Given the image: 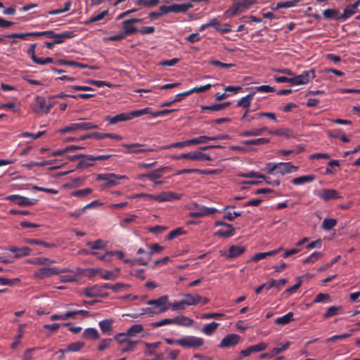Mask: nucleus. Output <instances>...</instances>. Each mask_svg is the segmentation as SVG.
<instances>
[{
  "label": "nucleus",
  "mask_w": 360,
  "mask_h": 360,
  "mask_svg": "<svg viewBox=\"0 0 360 360\" xmlns=\"http://www.w3.org/2000/svg\"><path fill=\"white\" fill-rule=\"evenodd\" d=\"M323 15L326 19L342 20V18H340L339 11L335 9H326L323 12Z\"/></svg>",
  "instance_id": "nucleus-32"
},
{
  "label": "nucleus",
  "mask_w": 360,
  "mask_h": 360,
  "mask_svg": "<svg viewBox=\"0 0 360 360\" xmlns=\"http://www.w3.org/2000/svg\"><path fill=\"white\" fill-rule=\"evenodd\" d=\"M20 282V279L18 278L9 279L6 278L0 277V283L4 285L12 286Z\"/></svg>",
  "instance_id": "nucleus-64"
},
{
  "label": "nucleus",
  "mask_w": 360,
  "mask_h": 360,
  "mask_svg": "<svg viewBox=\"0 0 360 360\" xmlns=\"http://www.w3.org/2000/svg\"><path fill=\"white\" fill-rule=\"evenodd\" d=\"M240 337L237 334H229L221 341L219 347L221 348H229L236 345L240 341Z\"/></svg>",
  "instance_id": "nucleus-8"
},
{
  "label": "nucleus",
  "mask_w": 360,
  "mask_h": 360,
  "mask_svg": "<svg viewBox=\"0 0 360 360\" xmlns=\"http://www.w3.org/2000/svg\"><path fill=\"white\" fill-rule=\"evenodd\" d=\"M315 179L316 176L314 174H309L294 178L291 182L294 185H302L306 183H311Z\"/></svg>",
  "instance_id": "nucleus-18"
},
{
  "label": "nucleus",
  "mask_w": 360,
  "mask_h": 360,
  "mask_svg": "<svg viewBox=\"0 0 360 360\" xmlns=\"http://www.w3.org/2000/svg\"><path fill=\"white\" fill-rule=\"evenodd\" d=\"M8 250L11 252L15 253L16 257H20L29 255L31 249L28 247L17 248L13 246L9 248Z\"/></svg>",
  "instance_id": "nucleus-21"
},
{
  "label": "nucleus",
  "mask_w": 360,
  "mask_h": 360,
  "mask_svg": "<svg viewBox=\"0 0 360 360\" xmlns=\"http://www.w3.org/2000/svg\"><path fill=\"white\" fill-rule=\"evenodd\" d=\"M165 169V167L159 168V169H155L149 173L143 174V175H141V176L146 177L150 181H155V180H158L162 176V174L164 173Z\"/></svg>",
  "instance_id": "nucleus-22"
},
{
  "label": "nucleus",
  "mask_w": 360,
  "mask_h": 360,
  "mask_svg": "<svg viewBox=\"0 0 360 360\" xmlns=\"http://www.w3.org/2000/svg\"><path fill=\"white\" fill-rule=\"evenodd\" d=\"M79 130L87 131L98 129V125L91 122H79Z\"/></svg>",
  "instance_id": "nucleus-56"
},
{
  "label": "nucleus",
  "mask_w": 360,
  "mask_h": 360,
  "mask_svg": "<svg viewBox=\"0 0 360 360\" xmlns=\"http://www.w3.org/2000/svg\"><path fill=\"white\" fill-rule=\"evenodd\" d=\"M150 112V108L147 107L143 109L132 110L128 113L129 120L137 117L142 116L146 114H149Z\"/></svg>",
  "instance_id": "nucleus-31"
},
{
  "label": "nucleus",
  "mask_w": 360,
  "mask_h": 360,
  "mask_svg": "<svg viewBox=\"0 0 360 360\" xmlns=\"http://www.w3.org/2000/svg\"><path fill=\"white\" fill-rule=\"evenodd\" d=\"M219 323L216 322H212L210 323L206 324L202 329L203 333L207 335H211L217 328Z\"/></svg>",
  "instance_id": "nucleus-36"
},
{
  "label": "nucleus",
  "mask_w": 360,
  "mask_h": 360,
  "mask_svg": "<svg viewBox=\"0 0 360 360\" xmlns=\"http://www.w3.org/2000/svg\"><path fill=\"white\" fill-rule=\"evenodd\" d=\"M108 11L107 10L103 11L102 12H101L98 15H96L91 17L87 21L86 24H89V23H92V22H95L101 20H103L105 18V16H106L108 15Z\"/></svg>",
  "instance_id": "nucleus-62"
},
{
  "label": "nucleus",
  "mask_w": 360,
  "mask_h": 360,
  "mask_svg": "<svg viewBox=\"0 0 360 360\" xmlns=\"http://www.w3.org/2000/svg\"><path fill=\"white\" fill-rule=\"evenodd\" d=\"M234 227L231 224H229L228 225L224 226V229L218 230L216 232V235L223 238H229L233 236L234 235Z\"/></svg>",
  "instance_id": "nucleus-19"
},
{
  "label": "nucleus",
  "mask_w": 360,
  "mask_h": 360,
  "mask_svg": "<svg viewBox=\"0 0 360 360\" xmlns=\"http://www.w3.org/2000/svg\"><path fill=\"white\" fill-rule=\"evenodd\" d=\"M160 342H154V343L145 342V346L147 349L146 352L149 355L153 354L155 353V349L160 346Z\"/></svg>",
  "instance_id": "nucleus-63"
},
{
  "label": "nucleus",
  "mask_w": 360,
  "mask_h": 360,
  "mask_svg": "<svg viewBox=\"0 0 360 360\" xmlns=\"http://www.w3.org/2000/svg\"><path fill=\"white\" fill-rule=\"evenodd\" d=\"M143 330V327L140 324H135L131 326L127 331V335L129 337L136 335L138 333H141Z\"/></svg>",
  "instance_id": "nucleus-47"
},
{
  "label": "nucleus",
  "mask_w": 360,
  "mask_h": 360,
  "mask_svg": "<svg viewBox=\"0 0 360 360\" xmlns=\"http://www.w3.org/2000/svg\"><path fill=\"white\" fill-rule=\"evenodd\" d=\"M49 39H52L54 44H60L65 42V39H72L76 36L73 31H65L61 33H56L53 30H51Z\"/></svg>",
  "instance_id": "nucleus-5"
},
{
  "label": "nucleus",
  "mask_w": 360,
  "mask_h": 360,
  "mask_svg": "<svg viewBox=\"0 0 360 360\" xmlns=\"http://www.w3.org/2000/svg\"><path fill=\"white\" fill-rule=\"evenodd\" d=\"M160 3V0H136L135 4L143 7H154Z\"/></svg>",
  "instance_id": "nucleus-38"
},
{
  "label": "nucleus",
  "mask_w": 360,
  "mask_h": 360,
  "mask_svg": "<svg viewBox=\"0 0 360 360\" xmlns=\"http://www.w3.org/2000/svg\"><path fill=\"white\" fill-rule=\"evenodd\" d=\"M298 85L307 84L309 81L316 77L314 70L304 71L299 75H295Z\"/></svg>",
  "instance_id": "nucleus-11"
},
{
  "label": "nucleus",
  "mask_w": 360,
  "mask_h": 360,
  "mask_svg": "<svg viewBox=\"0 0 360 360\" xmlns=\"http://www.w3.org/2000/svg\"><path fill=\"white\" fill-rule=\"evenodd\" d=\"M111 176L109 177L108 182L105 184L107 187H112L117 184L118 180L127 179L125 176L117 175L113 173H110Z\"/></svg>",
  "instance_id": "nucleus-34"
},
{
  "label": "nucleus",
  "mask_w": 360,
  "mask_h": 360,
  "mask_svg": "<svg viewBox=\"0 0 360 360\" xmlns=\"http://www.w3.org/2000/svg\"><path fill=\"white\" fill-rule=\"evenodd\" d=\"M238 135L241 137L258 136H261V131L259 129H252L240 132Z\"/></svg>",
  "instance_id": "nucleus-49"
},
{
  "label": "nucleus",
  "mask_w": 360,
  "mask_h": 360,
  "mask_svg": "<svg viewBox=\"0 0 360 360\" xmlns=\"http://www.w3.org/2000/svg\"><path fill=\"white\" fill-rule=\"evenodd\" d=\"M193 4L191 3L176 4H172V13H185L188 9L193 8Z\"/></svg>",
  "instance_id": "nucleus-26"
},
{
  "label": "nucleus",
  "mask_w": 360,
  "mask_h": 360,
  "mask_svg": "<svg viewBox=\"0 0 360 360\" xmlns=\"http://www.w3.org/2000/svg\"><path fill=\"white\" fill-rule=\"evenodd\" d=\"M255 94V91H252V93L246 95L245 96L241 98L238 102H237V106L238 107H242L244 108H248L250 106L251 102L253 100V97Z\"/></svg>",
  "instance_id": "nucleus-24"
},
{
  "label": "nucleus",
  "mask_w": 360,
  "mask_h": 360,
  "mask_svg": "<svg viewBox=\"0 0 360 360\" xmlns=\"http://www.w3.org/2000/svg\"><path fill=\"white\" fill-rule=\"evenodd\" d=\"M71 271L69 269H58L57 267H42L34 272V276L39 279L58 275L61 273Z\"/></svg>",
  "instance_id": "nucleus-3"
},
{
  "label": "nucleus",
  "mask_w": 360,
  "mask_h": 360,
  "mask_svg": "<svg viewBox=\"0 0 360 360\" xmlns=\"http://www.w3.org/2000/svg\"><path fill=\"white\" fill-rule=\"evenodd\" d=\"M128 287H129L128 284H124V283H116L115 285H111V284H109V283H103V284H102L101 285V288H102L111 289L114 292H118L122 288H128Z\"/></svg>",
  "instance_id": "nucleus-35"
},
{
  "label": "nucleus",
  "mask_w": 360,
  "mask_h": 360,
  "mask_svg": "<svg viewBox=\"0 0 360 360\" xmlns=\"http://www.w3.org/2000/svg\"><path fill=\"white\" fill-rule=\"evenodd\" d=\"M176 110H174V109H172V110L165 109V110H158V111H151L150 110V112L149 114L151 115L152 117H160V116L167 115L170 114L172 112H174Z\"/></svg>",
  "instance_id": "nucleus-61"
},
{
  "label": "nucleus",
  "mask_w": 360,
  "mask_h": 360,
  "mask_svg": "<svg viewBox=\"0 0 360 360\" xmlns=\"http://www.w3.org/2000/svg\"><path fill=\"white\" fill-rule=\"evenodd\" d=\"M204 340L202 338L194 335H188L176 340V344L184 348L197 349L204 345Z\"/></svg>",
  "instance_id": "nucleus-1"
},
{
  "label": "nucleus",
  "mask_w": 360,
  "mask_h": 360,
  "mask_svg": "<svg viewBox=\"0 0 360 360\" xmlns=\"http://www.w3.org/2000/svg\"><path fill=\"white\" fill-rule=\"evenodd\" d=\"M245 250V248L243 246L231 245L229 250V255H227L228 259H232L242 255Z\"/></svg>",
  "instance_id": "nucleus-23"
},
{
  "label": "nucleus",
  "mask_w": 360,
  "mask_h": 360,
  "mask_svg": "<svg viewBox=\"0 0 360 360\" xmlns=\"http://www.w3.org/2000/svg\"><path fill=\"white\" fill-rule=\"evenodd\" d=\"M72 314L69 311H67L66 313L65 314H52L51 316H50V319L51 321H56V320H68L69 319H72Z\"/></svg>",
  "instance_id": "nucleus-59"
},
{
  "label": "nucleus",
  "mask_w": 360,
  "mask_h": 360,
  "mask_svg": "<svg viewBox=\"0 0 360 360\" xmlns=\"http://www.w3.org/2000/svg\"><path fill=\"white\" fill-rule=\"evenodd\" d=\"M113 320L112 319H104L98 323L99 328L103 333L110 334L112 330Z\"/></svg>",
  "instance_id": "nucleus-20"
},
{
  "label": "nucleus",
  "mask_w": 360,
  "mask_h": 360,
  "mask_svg": "<svg viewBox=\"0 0 360 360\" xmlns=\"http://www.w3.org/2000/svg\"><path fill=\"white\" fill-rule=\"evenodd\" d=\"M330 135L333 138L340 139L345 143H348L350 141V139L347 137L346 135L342 134V131L341 129H335L330 132Z\"/></svg>",
  "instance_id": "nucleus-37"
},
{
  "label": "nucleus",
  "mask_w": 360,
  "mask_h": 360,
  "mask_svg": "<svg viewBox=\"0 0 360 360\" xmlns=\"http://www.w3.org/2000/svg\"><path fill=\"white\" fill-rule=\"evenodd\" d=\"M269 134L271 135L285 136L289 138L291 136V131L285 129H278L275 130H269Z\"/></svg>",
  "instance_id": "nucleus-52"
},
{
  "label": "nucleus",
  "mask_w": 360,
  "mask_h": 360,
  "mask_svg": "<svg viewBox=\"0 0 360 360\" xmlns=\"http://www.w3.org/2000/svg\"><path fill=\"white\" fill-rule=\"evenodd\" d=\"M26 242L31 245H42L47 248H53L56 247L54 243H47L37 239H27Z\"/></svg>",
  "instance_id": "nucleus-41"
},
{
  "label": "nucleus",
  "mask_w": 360,
  "mask_h": 360,
  "mask_svg": "<svg viewBox=\"0 0 360 360\" xmlns=\"http://www.w3.org/2000/svg\"><path fill=\"white\" fill-rule=\"evenodd\" d=\"M86 245L91 247L92 250H101L105 247V243L103 240L98 239L94 242H88Z\"/></svg>",
  "instance_id": "nucleus-50"
},
{
  "label": "nucleus",
  "mask_w": 360,
  "mask_h": 360,
  "mask_svg": "<svg viewBox=\"0 0 360 360\" xmlns=\"http://www.w3.org/2000/svg\"><path fill=\"white\" fill-rule=\"evenodd\" d=\"M293 313L292 312H288V314H285L283 316L278 317L275 320V323L278 325H286L289 323L291 321L293 320Z\"/></svg>",
  "instance_id": "nucleus-33"
},
{
  "label": "nucleus",
  "mask_w": 360,
  "mask_h": 360,
  "mask_svg": "<svg viewBox=\"0 0 360 360\" xmlns=\"http://www.w3.org/2000/svg\"><path fill=\"white\" fill-rule=\"evenodd\" d=\"M340 309V307L332 306L330 307L327 311L323 314V317L324 319H328L338 314V312Z\"/></svg>",
  "instance_id": "nucleus-53"
},
{
  "label": "nucleus",
  "mask_w": 360,
  "mask_h": 360,
  "mask_svg": "<svg viewBox=\"0 0 360 360\" xmlns=\"http://www.w3.org/2000/svg\"><path fill=\"white\" fill-rule=\"evenodd\" d=\"M267 344L265 342H260L255 345H251L248 348L240 351V356L242 358L249 356L252 353L260 352L267 348Z\"/></svg>",
  "instance_id": "nucleus-7"
},
{
  "label": "nucleus",
  "mask_w": 360,
  "mask_h": 360,
  "mask_svg": "<svg viewBox=\"0 0 360 360\" xmlns=\"http://www.w3.org/2000/svg\"><path fill=\"white\" fill-rule=\"evenodd\" d=\"M169 297L167 295H162L155 300H150L146 302L148 305H153L159 307V310H157L159 314L165 312L169 309L168 304Z\"/></svg>",
  "instance_id": "nucleus-6"
},
{
  "label": "nucleus",
  "mask_w": 360,
  "mask_h": 360,
  "mask_svg": "<svg viewBox=\"0 0 360 360\" xmlns=\"http://www.w3.org/2000/svg\"><path fill=\"white\" fill-rule=\"evenodd\" d=\"M298 170V167L294 166L291 162H278L277 163V174L282 176L295 172Z\"/></svg>",
  "instance_id": "nucleus-10"
},
{
  "label": "nucleus",
  "mask_w": 360,
  "mask_h": 360,
  "mask_svg": "<svg viewBox=\"0 0 360 360\" xmlns=\"http://www.w3.org/2000/svg\"><path fill=\"white\" fill-rule=\"evenodd\" d=\"M106 120H108L109 122V124H115L120 122L129 120V119L128 113L123 112V113L116 115L115 116H113V117H107Z\"/></svg>",
  "instance_id": "nucleus-28"
},
{
  "label": "nucleus",
  "mask_w": 360,
  "mask_h": 360,
  "mask_svg": "<svg viewBox=\"0 0 360 360\" xmlns=\"http://www.w3.org/2000/svg\"><path fill=\"white\" fill-rule=\"evenodd\" d=\"M193 210H194L190 213V217L193 218L212 215L218 212L214 207H207L198 204H194Z\"/></svg>",
  "instance_id": "nucleus-4"
},
{
  "label": "nucleus",
  "mask_w": 360,
  "mask_h": 360,
  "mask_svg": "<svg viewBox=\"0 0 360 360\" xmlns=\"http://www.w3.org/2000/svg\"><path fill=\"white\" fill-rule=\"evenodd\" d=\"M354 13H356V11L350 7V5H348L344 9L343 13L340 15V18H342V21H345L349 18Z\"/></svg>",
  "instance_id": "nucleus-48"
},
{
  "label": "nucleus",
  "mask_w": 360,
  "mask_h": 360,
  "mask_svg": "<svg viewBox=\"0 0 360 360\" xmlns=\"http://www.w3.org/2000/svg\"><path fill=\"white\" fill-rule=\"evenodd\" d=\"M38 200L35 198H29L27 197L20 195L17 204L20 207L32 206L37 204Z\"/></svg>",
  "instance_id": "nucleus-27"
},
{
  "label": "nucleus",
  "mask_w": 360,
  "mask_h": 360,
  "mask_svg": "<svg viewBox=\"0 0 360 360\" xmlns=\"http://www.w3.org/2000/svg\"><path fill=\"white\" fill-rule=\"evenodd\" d=\"M75 131H79L78 123H72L68 126H66L62 129H58V131L61 134H65Z\"/></svg>",
  "instance_id": "nucleus-44"
},
{
  "label": "nucleus",
  "mask_w": 360,
  "mask_h": 360,
  "mask_svg": "<svg viewBox=\"0 0 360 360\" xmlns=\"http://www.w3.org/2000/svg\"><path fill=\"white\" fill-rule=\"evenodd\" d=\"M71 1H68L65 4L64 8L61 9L51 10L48 12L49 15H58L68 11L70 9Z\"/></svg>",
  "instance_id": "nucleus-57"
},
{
  "label": "nucleus",
  "mask_w": 360,
  "mask_h": 360,
  "mask_svg": "<svg viewBox=\"0 0 360 360\" xmlns=\"http://www.w3.org/2000/svg\"><path fill=\"white\" fill-rule=\"evenodd\" d=\"M290 345V342H286L284 345H283L281 347H275L271 351V356H276L277 354L281 353L282 352L288 349L289 348Z\"/></svg>",
  "instance_id": "nucleus-60"
},
{
  "label": "nucleus",
  "mask_w": 360,
  "mask_h": 360,
  "mask_svg": "<svg viewBox=\"0 0 360 360\" xmlns=\"http://www.w3.org/2000/svg\"><path fill=\"white\" fill-rule=\"evenodd\" d=\"M322 257V254L319 252H314L311 254L309 257L303 259V264L314 263L319 259Z\"/></svg>",
  "instance_id": "nucleus-51"
},
{
  "label": "nucleus",
  "mask_w": 360,
  "mask_h": 360,
  "mask_svg": "<svg viewBox=\"0 0 360 360\" xmlns=\"http://www.w3.org/2000/svg\"><path fill=\"white\" fill-rule=\"evenodd\" d=\"M100 335L94 328H88L82 333V338L84 340H96L99 339Z\"/></svg>",
  "instance_id": "nucleus-17"
},
{
  "label": "nucleus",
  "mask_w": 360,
  "mask_h": 360,
  "mask_svg": "<svg viewBox=\"0 0 360 360\" xmlns=\"http://www.w3.org/2000/svg\"><path fill=\"white\" fill-rule=\"evenodd\" d=\"M174 160L189 159L191 160H198L197 152H191L188 153H181L172 158Z\"/></svg>",
  "instance_id": "nucleus-43"
},
{
  "label": "nucleus",
  "mask_w": 360,
  "mask_h": 360,
  "mask_svg": "<svg viewBox=\"0 0 360 360\" xmlns=\"http://www.w3.org/2000/svg\"><path fill=\"white\" fill-rule=\"evenodd\" d=\"M182 197V194L172 192V191H164L158 194V202H171L175 200H180Z\"/></svg>",
  "instance_id": "nucleus-9"
},
{
  "label": "nucleus",
  "mask_w": 360,
  "mask_h": 360,
  "mask_svg": "<svg viewBox=\"0 0 360 360\" xmlns=\"http://www.w3.org/2000/svg\"><path fill=\"white\" fill-rule=\"evenodd\" d=\"M129 335L127 333H121L115 335L114 339L120 345L127 343L130 340L129 339Z\"/></svg>",
  "instance_id": "nucleus-54"
},
{
  "label": "nucleus",
  "mask_w": 360,
  "mask_h": 360,
  "mask_svg": "<svg viewBox=\"0 0 360 360\" xmlns=\"http://www.w3.org/2000/svg\"><path fill=\"white\" fill-rule=\"evenodd\" d=\"M255 3V0H243L240 2L234 3L233 6L226 11V13L230 17H233L238 13L245 12L254 5Z\"/></svg>",
  "instance_id": "nucleus-2"
},
{
  "label": "nucleus",
  "mask_w": 360,
  "mask_h": 360,
  "mask_svg": "<svg viewBox=\"0 0 360 360\" xmlns=\"http://www.w3.org/2000/svg\"><path fill=\"white\" fill-rule=\"evenodd\" d=\"M123 147L128 149V153H140L153 151L152 148H140L142 146L138 143L133 144H125L122 145Z\"/></svg>",
  "instance_id": "nucleus-15"
},
{
  "label": "nucleus",
  "mask_w": 360,
  "mask_h": 360,
  "mask_svg": "<svg viewBox=\"0 0 360 360\" xmlns=\"http://www.w3.org/2000/svg\"><path fill=\"white\" fill-rule=\"evenodd\" d=\"M186 304L183 300L177 302H174L172 304H169V307H170L172 311H182L186 308Z\"/></svg>",
  "instance_id": "nucleus-46"
},
{
  "label": "nucleus",
  "mask_w": 360,
  "mask_h": 360,
  "mask_svg": "<svg viewBox=\"0 0 360 360\" xmlns=\"http://www.w3.org/2000/svg\"><path fill=\"white\" fill-rule=\"evenodd\" d=\"M46 105V100L42 97L37 96L36 98V106L34 108V111L35 112H39L41 111H44Z\"/></svg>",
  "instance_id": "nucleus-39"
},
{
  "label": "nucleus",
  "mask_w": 360,
  "mask_h": 360,
  "mask_svg": "<svg viewBox=\"0 0 360 360\" xmlns=\"http://www.w3.org/2000/svg\"><path fill=\"white\" fill-rule=\"evenodd\" d=\"M230 101L221 103H216L212 105H202L201 108L202 110H212V111H219L223 110L231 105Z\"/></svg>",
  "instance_id": "nucleus-25"
},
{
  "label": "nucleus",
  "mask_w": 360,
  "mask_h": 360,
  "mask_svg": "<svg viewBox=\"0 0 360 360\" xmlns=\"http://www.w3.org/2000/svg\"><path fill=\"white\" fill-rule=\"evenodd\" d=\"M89 155H84V157L82 158L83 159L78 162L77 169H84L94 165L90 162L91 160L87 158Z\"/></svg>",
  "instance_id": "nucleus-55"
},
{
  "label": "nucleus",
  "mask_w": 360,
  "mask_h": 360,
  "mask_svg": "<svg viewBox=\"0 0 360 360\" xmlns=\"http://www.w3.org/2000/svg\"><path fill=\"white\" fill-rule=\"evenodd\" d=\"M207 141V136H200L198 137L193 138L191 139H188L189 146L205 143Z\"/></svg>",
  "instance_id": "nucleus-58"
},
{
  "label": "nucleus",
  "mask_w": 360,
  "mask_h": 360,
  "mask_svg": "<svg viewBox=\"0 0 360 360\" xmlns=\"http://www.w3.org/2000/svg\"><path fill=\"white\" fill-rule=\"evenodd\" d=\"M175 320L174 324L183 326H191L193 323V321L184 315L177 316L174 318Z\"/></svg>",
  "instance_id": "nucleus-29"
},
{
  "label": "nucleus",
  "mask_w": 360,
  "mask_h": 360,
  "mask_svg": "<svg viewBox=\"0 0 360 360\" xmlns=\"http://www.w3.org/2000/svg\"><path fill=\"white\" fill-rule=\"evenodd\" d=\"M84 345L83 342H75L68 345L65 351L66 352H78L84 347Z\"/></svg>",
  "instance_id": "nucleus-42"
},
{
  "label": "nucleus",
  "mask_w": 360,
  "mask_h": 360,
  "mask_svg": "<svg viewBox=\"0 0 360 360\" xmlns=\"http://www.w3.org/2000/svg\"><path fill=\"white\" fill-rule=\"evenodd\" d=\"M101 288H101V285L99 286V285H96L91 288H85L83 290V294L84 295H86V297H91V298L97 297H104L107 296L108 294H102L101 291Z\"/></svg>",
  "instance_id": "nucleus-13"
},
{
  "label": "nucleus",
  "mask_w": 360,
  "mask_h": 360,
  "mask_svg": "<svg viewBox=\"0 0 360 360\" xmlns=\"http://www.w3.org/2000/svg\"><path fill=\"white\" fill-rule=\"evenodd\" d=\"M270 141L269 139L259 138L256 139L245 140L242 142L243 145L246 146H259L268 143Z\"/></svg>",
  "instance_id": "nucleus-30"
},
{
  "label": "nucleus",
  "mask_w": 360,
  "mask_h": 360,
  "mask_svg": "<svg viewBox=\"0 0 360 360\" xmlns=\"http://www.w3.org/2000/svg\"><path fill=\"white\" fill-rule=\"evenodd\" d=\"M134 22H132L131 18L125 20L122 22V28L124 32L123 34H125V37L127 35L133 34L139 32V30L133 25Z\"/></svg>",
  "instance_id": "nucleus-14"
},
{
  "label": "nucleus",
  "mask_w": 360,
  "mask_h": 360,
  "mask_svg": "<svg viewBox=\"0 0 360 360\" xmlns=\"http://www.w3.org/2000/svg\"><path fill=\"white\" fill-rule=\"evenodd\" d=\"M183 296L185 297L183 301H184L186 306L196 305L200 302L202 299V296L198 294L193 295L190 293H185Z\"/></svg>",
  "instance_id": "nucleus-16"
},
{
  "label": "nucleus",
  "mask_w": 360,
  "mask_h": 360,
  "mask_svg": "<svg viewBox=\"0 0 360 360\" xmlns=\"http://www.w3.org/2000/svg\"><path fill=\"white\" fill-rule=\"evenodd\" d=\"M120 271L118 268L115 271H105L101 274V278L105 280H115L117 277Z\"/></svg>",
  "instance_id": "nucleus-40"
},
{
  "label": "nucleus",
  "mask_w": 360,
  "mask_h": 360,
  "mask_svg": "<svg viewBox=\"0 0 360 360\" xmlns=\"http://www.w3.org/2000/svg\"><path fill=\"white\" fill-rule=\"evenodd\" d=\"M316 195L325 201L336 200L341 198L339 193L335 189H325L321 193H319Z\"/></svg>",
  "instance_id": "nucleus-12"
},
{
  "label": "nucleus",
  "mask_w": 360,
  "mask_h": 360,
  "mask_svg": "<svg viewBox=\"0 0 360 360\" xmlns=\"http://www.w3.org/2000/svg\"><path fill=\"white\" fill-rule=\"evenodd\" d=\"M337 224V220L335 219H325L322 224V228L325 231H330Z\"/></svg>",
  "instance_id": "nucleus-45"
}]
</instances>
